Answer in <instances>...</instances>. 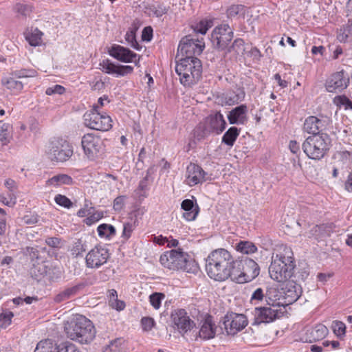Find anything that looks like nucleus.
<instances>
[{
  "label": "nucleus",
  "instance_id": "1",
  "mask_svg": "<svg viewBox=\"0 0 352 352\" xmlns=\"http://www.w3.org/2000/svg\"><path fill=\"white\" fill-rule=\"evenodd\" d=\"M291 248L281 245L272 254V263L269 267L270 277L277 281L283 282L296 278V265Z\"/></svg>",
  "mask_w": 352,
  "mask_h": 352
},
{
  "label": "nucleus",
  "instance_id": "2",
  "mask_svg": "<svg viewBox=\"0 0 352 352\" xmlns=\"http://www.w3.org/2000/svg\"><path fill=\"white\" fill-rule=\"evenodd\" d=\"M234 259L226 249L219 248L211 252L206 259V271L210 278L223 281L233 278Z\"/></svg>",
  "mask_w": 352,
  "mask_h": 352
},
{
  "label": "nucleus",
  "instance_id": "3",
  "mask_svg": "<svg viewBox=\"0 0 352 352\" xmlns=\"http://www.w3.org/2000/svg\"><path fill=\"white\" fill-rule=\"evenodd\" d=\"M68 338L80 344H89L96 337L92 322L82 315L76 316L65 327Z\"/></svg>",
  "mask_w": 352,
  "mask_h": 352
},
{
  "label": "nucleus",
  "instance_id": "4",
  "mask_svg": "<svg viewBox=\"0 0 352 352\" xmlns=\"http://www.w3.org/2000/svg\"><path fill=\"white\" fill-rule=\"evenodd\" d=\"M160 262L170 270H182L188 273H196L198 270L195 261L182 249L165 252L160 256Z\"/></svg>",
  "mask_w": 352,
  "mask_h": 352
},
{
  "label": "nucleus",
  "instance_id": "5",
  "mask_svg": "<svg viewBox=\"0 0 352 352\" xmlns=\"http://www.w3.org/2000/svg\"><path fill=\"white\" fill-rule=\"evenodd\" d=\"M175 72L184 87H192L201 78L202 64L199 58H179L176 59Z\"/></svg>",
  "mask_w": 352,
  "mask_h": 352
},
{
  "label": "nucleus",
  "instance_id": "6",
  "mask_svg": "<svg viewBox=\"0 0 352 352\" xmlns=\"http://www.w3.org/2000/svg\"><path fill=\"white\" fill-rule=\"evenodd\" d=\"M232 280L238 283L252 281L260 272L258 265L248 256H242L234 260Z\"/></svg>",
  "mask_w": 352,
  "mask_h": 352
},
{
  "label": "nucleus",
  "instance_id": "7",
  "mask_svg": "<svg viewBox=\"0 0 352 352\" xmlns=\"http://www.w3.org/2000/svg\"><path fill=\"white\" fill-rule=\"evenodd\" d=\"M226 122L223 116L216 111L207 116L203 122H200L194 130V135L201 140L211 133L220 134L226 129Z\"/></svg>",
  "mask_w": 352,
  "mask_h": 352
},
{
  "label": "nucleus",
  "instance_id": "8",
  "mask_svg": "<svg viewBox=\"0 0 352 352\" xmlns=\"http://www.w3.org/2000/svg\"><path fill=\"white\" fill-rule=\"evenodd\" d=\"M329 135H310L302 145L307 156L314 160L322 159L329 150Z\"/></svg>",
  "mask_w": 352,
  "mask_h": 352
},
{
  "label": "nucleus",
  "instance_id": "9",
  "mask_svg": "<svg viewBox=\"0 0 352 352\" xmlns=\"http://www.w3.org/2000/svg\"><path fill=\"white\" fill-rule=\"evenodd\" d=\"M45 153L51 160L63 162L72 155L73 150L67 140L54 138L46 144Z\"/></svg>",
  "mask_w": 352,
  "mask_h": 352
},
{
  "label": "nucleus",
  "instance_id": "10",
  "mask_svg": "<svg viewBox=\"0 0 352 352\" xmlns=\"http://www.w3.org/2000/svg\"><path fill=\"white\" fill-rule=\"evenodd\" d=\"M204 48L205 43L203 38H193L190 35L186 36L179 43L175 58H179L180 56L181 58H198L197 56L202 53Z\"/></svg>",
  "mask_w": 352,
  "mask_h": 352
},
{
  "label": "nucleus",
  "instance_id": "11",
  "mask_svg": "<svg viewBox=\"0 0 352 352\" xmlns=\"http://www.w3.org/2000/svg\"><path fill=\"white\" fill-rule=\"evenodd\" d=\"M98 108V105H94L91 111L84 114V124L94 130L107 131L112 127V120L109 116L100 113Z\"/></svg>",
  "mask_w": 352,
  "mask_h": 352
},
{
  "label": "nucleus",
  "instance_id": "12",
  "mask_svg": "<svg viewBox=\"0 0 352 352\" xmlns=\"http://www.w3.org/2000/svg\"><path fill=\"white\" fill-rule=\"evenodd\" d=\"M332 124L330 117L320 114L318 116H308L303 124L302 130L311 135H328L322 131L329 129Z\"/></svg>",
  "mask_w": 352,
  "mask_h": 352
},
{
  "label": "nucleus",
  "instance_id": "13",
  "mask_svg": "<svg viewBox=\"0 0 352 352\" xmlns=\"http://www.w3.org/2000/svg\"><path fill=\"white\" fill-rule=\"evenodd\" d=\"M110 255L109 250L106 245H96L86 255V266L88 268L98 269L107 263Z\"/></svg>",
  "mask_w": 352,
  "mask_h": 352
},
{
  "label": "nucleus",
  "instance_id": "14",
  "mask_svg": "<svg viewBox=\"0 0 352 352\" xmlns=\"http://www.w3.org/2000/svg\"><path fill=\"white\" fill-rule=\"evenodd\" d=\"M266 300V305L258 306L255 307V320L258 323H269L273 322L280 317L281 312H279L276 308L278 304H275L274 301L269 298Z\"/></svg>",
  "mask_w": 352,
  "mask_h": 352
},
{
  "label": "nucleus",
  "instance_id": "15",
  "mask_svg": "<svg viewBox=\"0 0 352 352\" xmlns=\"http://www.w3.org/2000/svg\"><path fill=\"white\" fill-rule=\"evenodd\" d=\"M233 34V31L228 24H221L213 30L211 41L216 47L223 50L230 44Z\"/></svg>",
  "mask_w": 352,
  "mask_h": 352
},
{
  "label": "nucleus",
  "instance_id": "16",
  "mask_svg": "<svg viewBox=\"0 0 352 352\" xmlns=\"http://www.w3.org/2000/svg\"><path fill=\"white\" fill-rule=\"evenodd\" d=\"M248 324L247 318L243 314L228 313L223 318V327L228 335H235L243 330Z\"/></svg>",
  "mask_w": 352,
  "mask_h": 352
},
{
  "label": "nucleus",
  "instance_id": "17",
  "mask_svg": "<svg viewBox=\"0 0 352 352\" xmlns=\"http://www.w3.org/2000/svg\"><path fill=\"white\" fill-rule=\"evenodd\" d=\"M30 273L37 281H41L45 278L50 282H55L61 277V272L59 270L49 268L43 263L34 264Z\"/></svg>",
  "mask_w": 352,
  "mask_h": 352
},
{
  "label": "nucleus",
  "instance_id": "18",
  "mask_svg": "<svg viewBox=\"0 0 352 352\" xmlns=\"http://www.w3.org/2000/svg\"><path fill=\"white\" fill-rule=\"evenodd\" d=\"M349 84V76L344 70L330 75L325 82V88L328 92L340 93L346 89Z\"/></svg>",
  "mask_w": 352,
  "mask_h": 352
},
{
  "label": "nucleus",
  "instance_id": "19",
  "mask_svg": "<svg viewBox=\"0 0 352 352\" xmlns=\"http://www.w3.org/2000/svg\"><path fill=\"white\" fill-rule=\"evenodd\" d=\"M170 318L175 327L182 336L190 331L195 325L194 321L190 318L188 313L184 309L172 311Z\"/></svg>",
  "mask_w": 352,
  "mask_h": 352
},
{
  "label": "nucleus",
  "instance_id": "20",
  "mask_svg": "<svg viewBox=\"0 0 352 352\" xmlns=\"http://www.w3.org/2000/svg\"><path fill=\"white\" fill-rule=\"evenodd\" d=\"M81 145L85 154L89 158H94L103 148V142L101 138L93 133L84 135L81 140Z\"/></svg>",
  "mask_w": 352,
  "mask_h": 352
},
{
  "label": "nucleus",
  "instance_id": "21",
  "mask_svg": "<svg viewBox=\"0 0 352 352\" xmlns=\"http://www.w3.org/2000/svg\"><path fill=\"white\" fill-rule=\"evenodd\" d=\"M300 280V277L296 276V278L289 279L285 283L283 290V297L285 303L291 305L295 302L301 296L302 289L301 285L297 283Z\"/></svg>",
  "mask_w": 352,
  "mask_h": 352
},
{
  "label": "nucleus",
  "instance_id": "22",
  "mask_svg": "<svg viewBox=\"0 0 352 352\" xmlns=\"http://www.w3.org/2000/svg\"><path fill=\"white\" fill-rule=\"evenodd\" d=\"M109 54L115 59L123 63H132L134 62L137 65L139 63L140 58L138 61L134 60L138 56V54L130 50L129 48L124 47L122 45L113 44L108 50Z\"/></svg>",
  "mask_w": 352,
  "mask_h": 352
},
{
  "label": "nucleus",
  "instance_id": "23",
  "mask_svg": "<svg viewBox=\"0 0 352 352\" xmlns=\"http://www.w3.org/2000/svg\"><path fill=\"white\" fill-rule=\"evenodd\" d=\"M206 173L199 165L190 163L186 168V184L194 186L206 181Z\"/></svg>",
  "mask_w": 352,
  "mask_h": 352
},
{
  "label": "nucleus",
  "instance_id": "24",
  "mask_svg": "<svg viewBox=\"0 0 352 352\" xmlns=\"http://www.w3.org/2000/svg\"><path fill=\"white\" fill-rule=\"evenodd\" d=\"M101 70L108 74H116L118 76H124L131 74L133 67L130 65H116L109 59H104L100 63Z\"/></svg>",
  "mask_w": 352,
  "mask_h": 352
},
{
  "label": "nucleus",
  "instance_id": "25",
  "mask_svg": "<svg viewBox=\"0 0 352 352\" xmlns=\"http://www.w3.org/2000/svg\"><path fill=\"white\" fill-rule=\"evenodd\" d=\"M217 330V327L213 320V317L210 315H207L200 322V329L196 339L199 338L203 340H211L215 337Z\"/></svg>",
  "mask_w": 352,
  "mask_h": 352
},
{
  "label": "nucleus",
  "instance_id": "26",
  "mask_svg": "<svg viewBox=\"0 0 352 352\" xmlns=\"http://www.w3.org/2000/svg\"><path fill=\"white\" fill-rule=\"evenodd\" d=\"M248 107L246 104H241L236 107L228 114V119L231 124H245L248 122Z\"/></svg>",
  "mask_w": 352,
  "mask_h": 352
},
{
  "label": "nucleus",
  "instance_id": "27",
  "mask_svg": "<svg viewBox=\"0 0 352 352\" xmlns=\"http://www.w3.org/2000/svg\"><path fill=\"white\" fill-rule=\"evenodd\" d=\"M87 285V282L83 281L78 283V284L65 289L63 291L58 293L55 296L54 300L56 302H61L69 300L72 297L77 295L80 291H82Z\"/></svg>",
  "mask_w": 352,
  "mask_h": 352
},
{
  "label": "nucleus",
  "instance_id": "28",
  "mask_svg": "<svg viewBox=\"0 0 352 352\" xmlns=\"http://www.w3.org/2000/svg\"><path fill=\"white\" fill-rule=\"evenodd\" d=\"M168 8L163 3L153 1L144 5V12L148 16L161 17L168 12Z\"/></svg>",
  "mask_w": 352,
  "mask_h": 352
},
{
  "label": "nucleus",
  "instance_id": "29",
  "mask_svg": "<svg viewBox=\"0 0 352 352\" xmlns=\"http://www.w3.org/2000/svg\"><path fill=\"white\" fill-rule=\"evenodd\" d=\"M131 214H133L134 217H131L129 221L125 222L123 224V230L121 235L122 243L129 240L134 230L139 225L138 215L140 214V210L133 211Z\"/></svg>",
  "mask_w": 352,
  "mask_h": 352
},
{
  "label": "nucleus",
  "instance_id": "30",
  "mask_svg": "<svg viewBox=\"0 0 352 352\" xmlns=\"http://www.w3.org/2000/svg\"><path fill=\"white\" fill-rule=\"evenodd\" d=\"M182 209L184 210L183 217L187 221H193L196 219L199 212V208L197 204L191 199H184L181 204Z\"/></svg>",
  "mask_w": 352,
  "mask_h": 352
},
{
  "label": "nucleus",
  "instance_id": "31",
  "mask_svg": "<svg viewBox=\"0 0 352 352\" xmlns=\"http://www.w3.org/2000/svg\"><path fill=\"white\" fill-rule=\"evenodd\" d=\"M16 79L17 78L14 77L10 72L8 76H3L1 78V83L6 89L17 94L23 89V84Z\"/></svg>",
  "mask_w": 352,
  "mask_h": 352
},
{
  "label": "nucleus",
  "instance_id": "32",
  "mask_svg": "<svg viewBox=\"0 0 352 352\" xmlns=\"http://www.w3.org/2000/svg\"><path fill=\"white\" fill-rule=\"evenodd\" d=\"M328 333L327 328L322 324H316L315 327L307 330V335L309 336V342H316L324 338ZM308 342V340H306Z\"/></svg>",
  "mask_w": 352,
  "mask_h": 352
},
{
  "label": "nucleus",
  "instance_id": "33",
  "mask_svg": "<svg viewBox=\"0 0 352 352\" xmlns=\"http://www.w3.org/2000/svg\"><path fill=\"white\" fill-rule=\"evenodd\" d=\"M74 181L72 177L67 174H58L54 175L46 182L47 185L53 186L72 185Z\"/></svg>",
  "mask_w": 352,
  "mask_h": 352
},
{
  "label": "nucleus",
  "instance_id": "34",
  "mask_svg": "<svg viewBox=\"0 0 352 352\" xmlns=\"http://www.w3.org/2000/svg\"><path fill=\"white\" fill-rule=\"evenodd\" d=\"M58 347L59 344L54 340L46 339L37 344L34 352H58Z\"/></svg>",
  "mask_w": 352,
  "mask_h": 352
},
{
  "label": "nucleus",
  "instance_id": "35",
  "mask_svg": "<svg viewBox=\"0 0 352 352\" xmlns=\"http://www.w3.org/2000/svg\"><path fill=\"white\" fill-rule=\"evenodd\" d=\"M333 158L336 160L335 164H339L342 170L346 168L351 162V154L347 151H337L334 154Z\"/></svg>",
  "mask_w": 352,
  "mask_h": 352
},
{
  "label": "nucleus",
  "instance_id": "36",
  "mask_svg": "<svg viewBox=\"0 0 352 352\" xmlns=\"http://www.w3.org/2000/svg\"><path fill=\"white\" fill-rule=\"evenodd\" d=\"M240 129L236 126H232L224 133L222 137V143L232 146L240 133Z\"/></svg>",
  "mask_w": 352,
  "mask_h": 352
},
{
  "label": "nucleus",
  "instance_id": "37",
  "mask_svg": "<svg viewBox=\"0 0 352 352\" xmlns=\"http://www.w3.org/2000/svg\"><path fill=\"white\" fill-rule=\"evenodd\" d=\"M98 235L100 238L111 239L116 234V230L113 226L111 224L102 223L97 228Z\"/></svg>",
  "mask_w": 352,
  "mask_h": 352
},
{
  "label": "nucleus",
  "instance_id": "38",
  "mask_svg": "<svg viewBox=\"0 0 352 352\" xmlns=\"http://www.w3.org/2000/svg\"><path fill=\"white\" fill-rule=\"evenodd\" d=\"M337 38L342 43H346L352 38V19H349L348 23L340 28Z\"/></svg>",
  "mask_w": 352,
  "mask_h": 352
},
{
  "label": "nucleus",
  "instance_id": "39",
  "mask_svg": "<svg viewBox=\"0 0 352 352\" xmlns=\"http://www.w3.org/2000/svg\"><path fill=\"white\" fill-rule=\"evenodd\" d=\"M213 25V21L211 19H204L198 22L192 24L191 28L195 33H199L202 35L206 34L209 28Z\"/></svg>",
  "mask_w": 352,
  "mask_h": 352
},
{
  "label": "nucleus",
  "instance_id": "40",
  "mask_svg": "<svg viewBox=\"0 0 352 352\" xmlns=\"http://www.w3.org/2000/svg\"><path fill=\"white\" fill-rule=\"evenodd\" d=\"M43 32L38 28H35L30 32L25 33V38L32 46H38L42 43Z\"/></svg>",
  "mask_w": 352,
  "mask_h": 352
},
{
  "label": "nucleus",
  "instance_id": "41",
  "mask_svg": "<svg viewBox=\"0 0 352 352\" xmlns=\"http://www.w3.org/2000/svg\"><path fill=\"white\" fill-rule=\"evenodd\" d=\"M236 251L245 254H250L257 251L256 246L251 241H241L236 244L235 247Z\"/></svg>",
  "mask_w": 352,
  "mask_h": 352
},
{
  "label": "nucleus",
  "instance_id": "42",
  "mask_svg": "<svg viewBox=\"0 0 352 352\" xmlns=\"http://www.w3.org/2000/svg\"><path fill=\"white\" fill-rule=\"evenodd\" d=\"M124 340L122 338H118L111 340L103 349V352H122Z\"/></svg>",
  "mask_w": 352,
  "mask_h": 352
},
{
  "label": "nucleus",
  "instance_id": "43",
  "mask_svg": "<svg viewBox=\"0 0 352 352\" xmlns=\"http://www.w3.org/2000/svg\"><path fill=\"white\" fill-rule=\"evenodd\" d=\"M87 250V245L82 239H77L72 244L70 251L74 257L82 256V254Z\"/></svg>",
  "mask_w": 352,
  "mask_h": 352
},
{
  "label": "nucleus",
  "instance_id": "44",
  "mask_svg": "<svg viewBox=\"0 0 352 352\" xmlns=\"http://www.w3.org/2000/svg\"><path fill=\"white\" fill-rule=\"evenodd\" d=\"M12 75L17 78H33L38 75L36 69L32 68H21L19 69L12 70Z\"/></svg>",
  "mask_w": 352,
  "mask_h": 352
},
{
  "label": "nucleus",
  "instance_id": "45",
  "mask_svg": "<svg viewBox=\"0 0 352 352\" xmlns=\"http://www.w3.org/2000/svg\"><path fill=\"white\" fill-rule=\"evenodd\" d=\"M270 298L264 295L263 289L257 288L252 294L250 302L252 305H257L259 303H262L263 301L266 302V300H269Z\"/></svg>",
  "mask_w": 352,
  "mask_h": 352
},
{
  "label": "nucleus",
  "instance_id": "46",
  "mask_svg": "<svg viewBox=\"0 0 352 352\" xmlns=\"http://www.w3.org/2000/svg\"><path fill=\"white\" fill-rule=\"evenodd\" d=\"M12 126L8 123L0 121V140L8 142L11 138Z\"/></svg>",
  "mask_w": 352,
  "mask_h": 352
},
{
  "label": "nucleus",
  "instance_id": "47",
  "mask_svg": "<svg viewBox=\"0 0 352 352\" xmlns=\"http://www.w3.org/2000/svg\"><path fill=\"white\" fill-rule=\"evenodd\" d=\"M165 296L164 293L154 292L149 296V302L154 309H159L161 307L162 301L165 298Z\"/></svg>",
  "mask_w": 352,
  "mask_h": 352
},
{
  "label": "nucleus",
  "instance_id": "48",
  "mask_svg": "<svg viewBox=\"0 0 352 352\" xmlns=\"http://www.w3.org/2000/svg\"><path fill=\"white\" fill-rule=\"evenodd\" d=\"M14 10L19 14H21L23 16H30L32 12V6L30 4L23 3H17L14 7Z\"/></svg>",
  "mask_w": 352,
  "mask_h": 352
},
{
  "label": "nucleus",
  "instance_id": "49",
  "mask_svg": "<svg viewBox=\"0 0 352 352\" xmlns=\"http://www.w3.org/2000/svg\"><path fill=\"white\" fill-rule=\"evenodd\" d=\"M125 40L128 43L131 45V46L136 50H140L142 46L138 43L136 40L135 32V30L130 29L129 30L125 35Z\"/></svg>",
  "mask_w": 352,
  "mask_h": 352
},
{
  "label": "nucleus",
  "instance_id": "50",
  "mask_svg": "<svg viewBox=\"0 0 352 352\" xmlns=\"http://www.w3.org/2000/svg\"><path fill=\"white\" fill-rule=\"evenodd\" d=\"M332 329L334 333L338 337L345 335L346 326L345 324L341 321H334L332 324Z\"/></svg>",
  "mask_w": 352,
  "mask_h": 352
},
{
  "label": "nucleus",
  "instance_id": "51",
  "mask_svg": "<svg viewBox=\"0 0 352 352\" xmlns=\"http://www.w3.org/2000/svg\"><path fill=\"white\" fill-rule=\"evenodd\" d=\"M54 201L58 205L66 208H70L73 206V203L69 198L60 194L55 196Z\"/></svg>",
  "mask_w": 352,
  "mask_h": 352
},
{
  "label": "nucleus",
  "instance_id": "52",
  "mask_svg": "<svg viewBox=\"0 0 352 352\" xmlns=\"http://www.w3.org/2000/svg\"><path fill=\"white\" fill-rule=\"evenodd\" d=\"M14 314L12 311H6L0 315V325L2 328L8 327L12 322Z\"/></svg>",
  "mask_w": 352,
  "mask_h": 352
},
{
  "label": "nucleus",
  "instance_id": "53",
  "mask_svg": "<svg viewBox=\"0 0 352 352\" xmlns=\"http://www.w3.org/2000/svg\"><path fill=\"white\" fill-rule=\"evenodd\" d=\"M244 10L243 5H232L230 6L227 11V16L228 18H234Z\"/></svg>",
  "mask_w": 352,
  "mask_h": 352
},
{
  "label": "nucleus",
  "instance_id": "54",
  "mask_svg": "<svg viewBox=\"0 0 352 352\" xmlns=\"http://www.w3.org/2000/svg\"><path fill=\"white\" fill-rule=\"evenodd\" d=\"M127 199L126 195H120L115 198L113 200V208L116 212H120L125 206V202Z\"/></svg>",
  "mask_w": 352,
  "mask_h": 352
},
{
  "label": "nucleus",
  "instance_id": "55",
  "mask_svg": "<svg viewBox=\"0 0 352 352\" xmlns=\"http://www.w3.org/2000/svg\"><path fill=\"white\" fill-rule=\"evenodd\" d=\"M232 96L228 97L226 96V103L229 105L234 104L235 103H238L239 101H241L245 96V93L243 91L240 90V92L237 94H235L234 93L231 94Z\"/></svg>",
  "mask_w": 352,
  "mask_h": 352
},
{
  "label": "nucleus",
  "instance_id": "56",
  "mask_svg": "<svg viewBox=\"0 0 352 352\" xmlns=\"http://www.w3.org/2000/svg\"><path fill=\"white\" fill-rule=\"evenodd\" d=\"M46 244L53 248H60L62 246V239L58 237H47L45 239Z\"/></svg>",
  "mask_w": 352,
  "mask_h": 352
},
{
  "label": "nucleus",
  "instance_id": "57",
  "mask_svg": "<svg viewBox=\"0 0 352 352\" xmlns=\"http://www.w3.org/2000/svg\"><path fill=\"white\" fill-rule=\"evenodd\" d=\"M65 91V88L60 85H56L53 87H50L46 89L45 94L51 96L55 94H63Z\"/></svg>",
  "mask_w": 352,
  "mask_h": 352
},
{
  "label": "nucleus",
  "instance_id": "58",
  "mask_svg": "<svg viewBox=\"0 0 352 352\" xmlns=\"http://www.w3.org/2000/svg\"><path fill=\"white\" fill-rule=\"evenodd\" d=\"M155 321L152 318L143 317L141 320V324L144 331H148L152 329Z\"/></svg>",
  "mask_w": 352,
  "mask_h": 352
},
{
  "label": "nucleus",
  "instance_id": "59",
  "mask_svg": "<svg viewBox=\"0 0 352 352\" xmlns=\"http://www.w3.org/2000/svg\"><path fill=\"white\" fill-rule=\"evenodd\" d=\"M338 103L345 107L346 109L352 110V101L345 96H338L335 98Z\"/></svg>",
  "mask_w": 352,
  "mask_h": 352
},
{
  "label": "nucleus",
  "instance_id": "60",
  "mask_svg": "<svg viewBox=\"0 0 352 352\" xmlns=\"http://www.w3.org/2000/svg\"><path fill=\"white\" fill-rule=\"evenodd\" d=\"M58 352H80L75 345L70 343H61L59 344Z\"/></svg>",
  "mask_w": 352,
  "mask_h": 352
},
{
  "label": "nucleus",
  "instance_id": "61",
  "mask_svg": "<svg viewBox=\"0 0 352 352\" xmlns=\"http://www.w3.org/2000/svg\"><path fill=\"white\" fill-rule=\"evenodd\" d=\"M4 185L8 189L10 192L9 195H14L17 190L16 182L14 179L9 178L6 180Z\"/></svg>",
  "mask_w": 352,
  "mask_h": 352
},
{
  "label": "nucleus",
  "instance_id": "62",
  "mask_svg": "<svg viewBox=\"0 0 352 352\" xmlns=\"http://www.w3.org/2000/svg\"><path fill=\"white\" fill-rule=\"evenodd\" d=\"M23 219L25 224L34 225L38 222L39 216L36 214H30L25 215Z\"/></svg>",
  "mask_w": 352,
  "mask_h": 352
},
{
  "label": "nucleus",
  "instance_id": "63",
  "mask_svg": "<svg viewBox=\"0 0 352 352\" xmlns=\"http://www.w3.org/2000/svg\"><path fill=\"white\" fill-rule=\"evenodd\" d=\"M91 88L94 91H102L105 88V84L102 79H95L89 82Z\"/></svg>",
  "mask_w": 352,
  "mask_h": 352
},
{
  "label": "nucleus",
  "instance_id": "64",
  "mask_svg": "<svg viewBox=\"0 0 352 352\" xmlns=\"http://www.w3.org/2000/svg\"><path fill=\"white\" fill-rule=\"evenodd\" d=\"M153 38V29L151 26L145 27L142 30V38L143 41H150Z\"/></svg>",
  "mask_w": 352,
  "mask_h": 352
}]
</instances>
